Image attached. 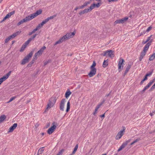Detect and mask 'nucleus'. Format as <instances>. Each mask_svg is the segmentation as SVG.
<instances>
[{
	"label": "nucleus",
	"mask_w": 155,
	"mask_h": 155,
	"mask_svg": "<svg viewBox=\"0 0 155 155\" xmlns=\"http://www.w3.org/2000/svg\"><path fill=\"white\" fill-rule=\"evenodd\" d=\"M75 33L74 32L67 33L66 35L64 36L58 41H57L54 44V45H56L58 44H60L65 40L68 39L70 38L73 37V36L75 35Z\"/></svg>",
	"instance_id": "f257e3e1"
},
{
	"label": "nucleus",
	"mask_w": 155,
	"mask_h": 155,
	"mask_svg": "<svg viewBox=\"0 0 155 155\" xmlns=\"http://www.w3.org/2000/svg\"><path fill=\"white\" fill-rule=\"evenodd\" d=\"M56 99L55 97H52L49 100V102L47 105V107L44 111V112H46L48 111V109L52 107L56 102Z\"/></svg>",
	"instance_id": "f03ea898"
},
{
	"label": "nucleus",
	"mask_w": 155,
	"mask_h": 155,
	"mask_svg": "<svg viewBox=\"0 0 155 155\" xmlns=\"http://www.w3.org/2000/svg\"><path fill=\"white\" fill-rule=\"evenodd\" d=\"M33 53V52L31 51L28 55H27V56L22 60L21 64L24 65L25 63L28 62L29 61V59L32 57Z\"/></svg>",
	"instance_id": "7ed1b4c3"
},
{
	"label": "nucleus",
	"mask_w": 155,
	"mask_h": 155,
	"mask_svg": "<svg viewBox=\"0 0 155 155\" xmlns=\"http://www.w3.org/2000/svg\"><path fill=\"white\" fill-rule=\"evenodd\" d=\"M42 12V10L39 9L37 11L35 12L30 15L28 16L29 17V18L31 20L33 19V18H35L38 15L41 14Z\"/></svg>",
	"instance_id": "20e7f679"
},
{
	"label": "nucleus",
	"mask_w": 155,
	"mask_h": 155,
	"mask_svg": "<svg viewBox=\"0 0 155 155\" xmlns=\"http://www.w3.org/2000/svg\"><path fill=\"white\" fill-rule=\"evenodd\" d=\"M124 129L119 132L116 137V139L118 140L120 139L123 135L125 131V127H124Z\"/></svg>",
	"instance_id": "39448f33"
},
{
	"label": "nucleus",
	"mask_w": 155,
	"mask_h": 155,
	"mask_svg": "<svg viewBox=\"0 0 155 155\" xmlns=\"http://www.w3.org/2000/svg\"><path fill=\"white\" fill-rule=\"evenodd\" d=\"M52 126H51L47 131V133L49 134H52L54 132L56 127V126L54 124V122L52 123Z\"/></svg>",
	"instance_id": "423d86ee"
},
{
	"label": "nucleus",
	"mask_w": 155,
	"mask_h": 155,
	"mask_svg": "<svg viewBox=\"0 0 155 155\" xmlns=\"http://www.w3.org/2000/svg\"><path fill=\"white\" fill-rule=\"evenodd\" d=\"M11 71H9L6 75L0 78V85L2 82L8 78L9 76L11 74Z\"/></svg>",
	"instance_id": "0eeeda50"
},
{
	"label": "nucleus",
	"mask_w": 155,
	"mask_h": 155,
	"mask_svg": "<svg viewBox=\"0 0 155 155\" xmlns=\"http://www.w3.org/2000/svg\"><path fill=\"white\" fill-rule=\"evenodd\" d=\"M66 102V100L65 99H62L60 102V109L62 111H63L64 110V105L65 102Z\"/></svg>",
	"instance_id": "6e6552de"
},
{
	"label": "nucleus",
	"mask_w": 155,
	"mask_h": 155,
	"mask_svg": "<svg viewBox=\"0 0 155 155\" xmlns=\"http://www.w3.org/2000/svg\"><path fill=\"white\" fill-rule=\"evenodd\" d=\"M124 61L123 59L120 58V59L119 61L118 64V69L119 70V72H120L121 71V70L123 69V66H122V68L121 65H122L123 64H124Z\"/></svg>",
	"instance_id": "1a4fd4ad"
},
{
	"label": "nucleus",
	"mask_w": 155,
	"mask_h": 155,
	"mask_svg": "<svg viewBox=\"0 0 155 155\" xmlns=\"http://www.w3.org/2000/svg\"><path fill=\"white\" fill-rule=\"evenodd\" d=\"M91 71L88 75L90 77H92L96 74V68H90Z\"/></svg>",
	"instance_id": "9d476101"
},
{
	"label": "nucleus",
	"mask_w": 155,
	"mask_h": 155,
	"mask_svg": "<svg viewBox=\"0 0 155 155\" xmlns=\"http://www.w3.org/2000/svg\"><path fill=\"white\" fill-rule=\"evenodd\" d=\"M30 19L29 18L28 16L26 17L25 18L23 19L22 20H21L19 22H18L17 24V25L18 26H19L21 24H23L25 22H27L30 20Z\"/></svg>",
	"instance_id": "9b49d317"
},
{
	"label": "nucleus",
	"mask_w": 155,
	"mask_h": 155,
	"mask_svg": "<svg viewBox=\"0 0 155 155\" xmlns=\"http://www.w3.org/2000/svg\"><path fill=\"white\" fill-rule=\"evenodd\" d=\"M128 19V17H125L121 19L116 20L114 22L115 24L118 23H123L125 22Z\"/></svg>",
	"instance_id": "f8f14e48"
},
{
	"label": "nucleus",
	"mask_w": 155,
	"mask_h": 155,
	"mask_svg": "<svg viewBox=\"0 0 155 155\" xmlns=\"http://www.w3.org/2000/svg\"><path fill=\"white\" fill-rule=\"evenodd\" d=\"M37 35V34H35L33 35V36L31 37V38H30L28 39L26 41L25 43L23 44L25 46H27L29 44V43L32 40H33L35 38L36 36Z\"/></svg>",
	"instance_id": "ddd939ff"
},
{
	"label": "nucleus",
	"mask_w": 155,
	"mask_h": 155,
	"mask_svg": "<svg viewBox=\"0 0 155 155\" xmlns=\"http://www.w3.org/2000/svg\"><path fill=\"white\" fill-rule=\"evenodd\" d=\"M46 47L45 46H44L42 47L40 50H39L37 53H36L35 55V56H38L41 55L43 51L46 49Z\"/></svg>",
	"instance_id": "4468645a"
},
{
	"label": "nucleus",
	"mask_w": 155,
	"mask_h": 155,
	"mask_svg": "<svg viewBox=\"0 0 155 155\" xmlns=\"http://www.w3.org/2000/svg\"><path fill=\"white\" fill-rule=\"evenodd\" d=\"M101 5V3H97L96 4L95 3H94L93 4H92L91 6L90 7V9L91 11L92 9H93L95 7L96 8H98Z\"/></svg>",
	"instance_id": "2eb2a0df"
},
{
	"label": "nucleus",
	"mask_w": 155,
	"mask_h": 155,
	"mask_svg": "<svg viewBox=\"0 0 155 155\" xmlns=\"http://www.w3.org/2000/svg\"><path fill=\"white\" fill-rule=\"evenodd\" d=\"M151 41H150L145 45L142 51L147 52V51L148 50L149 46L151 45Z\"/></svg>",
	"instance_id": "dca6fc26"
},
{
	"label": "nucleus",
	"mask_w": 155,
	"mask_h": 155,
	"mask_svg": "<svg viewBox=\"0 0 155 155\" xmlns=\"http://www.w3.org/2000/svg\"><path fill=\"white\" fill-rule=\"evenodd\" d=\"M107 54L109 57L111 58L114 57V51L112 50H107Z\"/></svg>",
	"instance_id": "f3484780"
},
{
	"label": "nucleus",
	"mask_w": 155,
	"mask_h": 155,
	"mask_svg": "<svg viewBox=\"0 0 155 155\" xmlns=\"http://www.w3.org/2000/svg\"><path fill=\"white\" fill-rule=\"evenodd\" d=\"M91 10L90 9V8H87V9H85L84 10L82 11H80L79 13V14L80 15H82V14H84V13H87L88 12L91 11Z\"/></svg>",
	"instance_id": "a211bd4d"
},
{
	"label": "nucleus",
	"mask_w": 155,
	"mask_h": 155,
	"mask_svg": "<svg viewBox=\"0 0 155 155\" xmlns=\"http://www.w3.org/2000/svg\"><path fill=\"white\" fill-rule=\"evenodd\" d=\"M17 126V123L14 124L13 125L11 126L9 129L8 132H11L13 131L16 128Z\"/></svg>",
	"instance_id": "6ab92c4d"
},
{
	"label": "nucleus",
	"mask_w": 155,
	"mask_h": 155,
	"mask_svg": "<svg viewBox=\"0 0 155 155\" xmlns=\"http://www.w3.org/2000/svg\"><path fill=\"white\" fill-rule=\"evenodd\" d=\"M146 54V52H143V51H142L140 54V56L139 58V60L140 61H141L143 58V57L145 56Z\"/></svg>",
	"instance_id": "aec40b11"
},
{
	"label": "nucleus",
	"mask_w": 155,
	"mask_h": 155,
	"mask_svg": "<svg viewBox=\"0 0 155 155\" xmlns=\"http://www.w3.org/2000/svg\"><path fill=\"white\" fill-rule=\"evenodd\" d=\"M154 79L152 81H150L149 83L147 84V85L144 88L146 90L147 89H148L150 86L151 85V84L154 82Z\"/></svg>",
	"instance_id": "412c9836"
},
{
	"label": "nucleus",
	"mask_w": 155,
	"mask_h": 155,
	"mask_svg": "<svg viewBox=\"0 0 155 155\" xmlns=\"http://www.w3.org/2000/svg\"><path fill=\"white\" fill-rule=\"evenodd\" d=\"M131 141V139H130L124 142L121 146H122V147L124 148L126 146L127 144L129 143Z\"/></svg>",
	"instance_id": "4be33fe9"
},
{
	"label": "nucleus",
	"mask_w": 155,
	"mask_h": 155,
	"mask_svg": "<svg viewBox=\"0 0 155 155\" xmlns=\"http://www.w3.org/2000/svg\"><path fill=\"white\" fill-rule=\"evenodd\" d=\"M133 65L132 63H128V65L126 68V69L125 70L126 73H127L129 71L130 69V68L131 66Z\"/></svg>",
	"instance_id": "5701e85b"
},
{
	"label": "nucleus",
	"mask_w": 155,
	"mask_h": 155,
	"mask_svg": "<svg viewBox=\"0 0 155 155\" xmlns=\"http://www.w3.org/2000/svg\"><path fill=\"white\" fill-rule=\"evenodd\" d=\"M6 118V117L5 115L3 114L0 117V124L3 122Z\"/></svg>",
	"instance_id": "b1692460"
},
{
	"label": "nucleus",
	"mask_w": 155,
	"mask_h": 155,
	"mask_svg": "<svg viewBox=\"0 0 155 155\" xmlns=\"http://www.w3.org/2000/svg\"><path fill=\"white\" fill-rule=\"evenodd\" d=\"M108 59H107L106 60H104L103 64V67L104 68L106 67L108 65Z\"/></svg>",
	"instance_id": "393cba45"
},
{
	"label": "nucleus",
	"mask_w": 155,
	"mask_h": 155,
	"mask_svg": "<svg viewBox=\"0 0 155 155\" xmlns=\"http://www.w3.org/2000/svg\"><path fill=\"white\" fill-rule=\"evenodd\" d=\"M44 147L40 148L38 150V154H40L42 153L44 150Z\"/></svg>",
	"instance_id": "a878e982"
},
{
	"label": "nucleus",
	"mask_w": 155,
	"mask_h": 155,
	"mask_svg": "<svg viewBox=\"0 0 155 155\" xmlns=\"http://www.w3.org/2000/svg\"><path fill=\"white\" fill-rule=\"evenodd\" d=\"M155 58V53H153L150 56V57L149 58V60L150 61H153L154 59Z\"/></svg>",
	"instance_id": "bb28decb"
},
{
	"label": "nucleus",
	"mask_w": 155,
	"mask_h": 155,
	"mask_svg": "<svg viewBox=\"0 0 155 155\" xmlns=\"http://www.w3.org/2000/svg\"><path fill=\"white\" fill-rule=\"evenodd\" d=\"M71 94V93L70 91H67L65 94V97L67 98Z\"/></svg>",
	"instance_id": "cd10ccee"
},
{
	"label": "nucleus",
	"mask_w": 155,
	"mask_h": 155,
	"mask_svg": "<svg viewBox=\"0 0 155 155\" xmlns=\"http://www.w3.org/2000/svg\"><path fill=\"white\" fill-rule=\"evenodd\" d=\"M70 103L69 101H68L67 103V108L66 110V111L67 112H68L70 109Z\"/></svg>",
	"instance_id": "c85d7f7f"
},
{
	"label": "nucleus",
	"mask_w": 155,
	"mask_h": 155,
	"mask_svg": "<svg viewBox=\"0 0 155 155\" xmlns=\"http://www.w3.org/2000/svg\"><path fill=\"white\" fill-rule=\"evenodd\" d=\"M15 11H13L8 13L7 15H6L7 16V17L8 18L10 17L11 15H12L14 14L15 13Z\"/></svg>",
	"instance_id": "c756f323"
},
{
	"label": "nucleus",
	"mask_w": 155,
	"mask_h": 155,
	"mask_svg": "<svg viewBox=\"0 0 155 155\" xmlns=\"http://www.w3.org/2000/svg\"><path fill=\"white\" fill-rule=\"evenodd\" d=\"M105 100H104L100 104H98L96 107V108L98 109L101 107V106L105 102Z\"/></svg>",
	"instance_id": "7c9ffc66"
},
{
	"label": "nucleus",
	"mask_w": 155,
	"mask_h": 155,
	"mask_svg": "<svg viewBox=\"0 0 155 155\" xmlns=\"http://www.w3.org/2000/svg\"><path fill=\"white\" fill-rule=\"evenodd\" d=\"M140 140V138H137V139H136V140H135L133 141V142H132L130 143V145H132L134 144V143H136L139 141Z\"/></svg>",
	"instance_id": "2f4dec72"
},
{
	"label": "nucleus",
	"mask_w": 155,
	"mask_h": 155,
	"mask_svg": "<svg viewBox=\"0 0 155 155\" xmlns=\"http://www.w3.org/2000/svg\"><path fill=\"white\" fill-rule=\"evenodd\" d=\"M26 47V46L23 44L20 50V52H21L23 51Z\"/></svg>",
	"instance_id": "473e14b6"
},
{
	"label": "nucleus",
	"mask_w": 155,
	"mask_h": 155,
	"mask_svg": "<svg viewBox=\"0 0 155 155\" xmlns=\"http://www.w3.org/2000/svg\"><path fill=\"white\" fill-rule=\"evenodd\" d=\"M16 98V96L13 97H11L9 100L6 102V103H9L11 102L12 101L14 100L15 98Z\"/></svg>",
	"instance_id": "72a5a7b5"
},
{
	"label": "nucleus",
	"mask_w": 155,
	"mask_h": 155,
	"mask_svg": "<svg viewBox=\"0 0 155 155\" xmlns=\"http://www.w3.org/2000/svg\"><path fill=\"white\" fill-rule=\"evenodd\" d=\"M21 31H19L16 32L15 33H14L12 35H14V37H15L17 35H19L21 33Z\"/></svg>",
	"instance_id": "f704fd0d"
},
{
	"label": "nucleus",
	"mask_w": 155,
	"mask_h": 155,
	"mask_svg": "<svg viewBox=\"0 0 155 155\" xmlns=\"http://www.w3.org/2000/svg\"><path fill=\"white\" fill-rule=\"evenodd\" d=\"M64 151V149H62L57 154V155H62L63 152Z\"/></svg>",
	"instance_id": "c9c22d12"
},
{
	"label": "nucleus",
	"mask_w": 155,
	"mask_h": 155,
	"mask_svg": "<svg viewBox=\"0 0 155 155\" xmlns=\"http://www.w3.org/2000/svg\"><path fill=\"white\" fill-rule=\"evenodd\" d=\"M96 64L95 61H94L92 65L91 66V68H95V67L96 66Z\"/></svg>",
	"instance_id": "e433bc0d"
},
{
	"label": "nucleus",
	"mask_w": 155,
	"mask_h": 155,
	"mask_svg": "<svg viewBox=\"0 0 155 155\" xmlns=\"http://www.w3.org/2000/svg\"><path fill=\"white\" fill-rule=\"evenodd\" d=\"M155 88V83L152 86V87L150 89L149 91H152Z\"/></svg>",
	"instance_id": "4c0bfd02"
},
{
	"label": "nucleus",
	"mask_w": 155,
	"mask_h": 155,
	"mask_svg": "<svg viewBox=\"0 0 155 155\" xmlns=\"http://www.w3.org/2000/svg\"><path fill=\"white\" fill-rule=\"evenodd\" d=\"M91 3V2L90 1L85 2L83 4L84 7H85L87 6L89 4Z\"/></svg>",
	"instance_id": "58836bf2"
},
{
	"label": "nucleus",
	"mask_w": 155,
	"mask_h": 155,
	"mask_svg": "<svg viewBox=\"0 0 155 155\" xmlns=\"http://www.w3.org/2000/svg\"><path fill=\"white\" fill-rule=\"evenodd\" d=\"M107 51H104L103 53L101 54V55H103L104 56H106L107 55Z\"/></svg>",
	"instance_id": "ea45409f"
},
{
	"label": "nucleus",
	"mask_w": 155,
	"mask_h": 155,
	"mask_svg": "<svg viewBox=\"0 0 155 155\" xmlns=\"http://www.w3.org/2000/svg\"><path fill=\"white\" fill-rule=\"evenodd\" d=\"M152 27L151 26H150L147 29L146 32H148L149 31H150L152 28Z\"/></svg>",
	"instance_id": "a19ab883"
},
{
	"label": "nucleus",
	"mask_w": 155,
	"mask_h": 155,
	"mask_svg": "<svg viewBox=\"0 0 155 155\" xmlns=\"http://www.w3.org/2000/svg\"><path fill=\"white\" fill-rule=\"evenodd\" d=\"M10 39V38L8 37V38H6L5 40V43H7L9 40Z\"/></svg>",
	"instance_id": "79ce46f5"
},
{
	"label": "nucleus",
	"mask_w": 155,
	"mask_h": 155,
	"mask_svg": "<svg viewBox=\"0 0 155 155\" xmlns=\"http://www.w3.org/2000/svg\"><path fill=\"white\" fill-rule=\"evenodd\" d=\"M42 26L40 24H39L36 28L37 29V30H38L40 28L42 27Z\"/></svg>",
	"instance_id": "37998d69"
},
{
	"label": "nucleus",
	"mask_w": 155,
	"mask_h": 155,
	"mask_svg": "<svg viewBox=\"0 0 155 155\" xmlns=\"http://www.w3.org/2000/svg\"><path fill=\"white\" fill-rule=\"evenodd\" d=\"M8 18L7 17V16L6 15L5 16L4 18H3V19L1 21V22H2L3 21H5V20H6Z\"/></svg>",
	"instance_id": "c03bdc74"
},
{
	"label": "nucleus",
	"mask_w": 155,
	"mask_h": 155,
	"mask_svg": "<svg viewBox=\"0 0 155 155\" xmlns=\"http://www.w3.org/2000/svg\"><path fill=\"white\" fill-rule=\"evenodd\" d=\"M78 145L77 144L75 146V147L74 148V150H75V151H76L78 149Z\"/></svg>",
	"instance_id": "a18cd8bd"
},
{
	"label": "nucleus",
	"mask_w": 155,
	"mask_h": 155,
	"mask_svg": "<svg viewBox=\"0 0 155 155\" xmlns=\"http://www.w3.org/2000/svg\"><path fill=\"white\" fill-rule=\"evenodd\" d=\"M56 15H54L53 16H50V17H48V18L49 19V20L51 19H53L54 17H56Z\"/></svg>",
	"instance_id": "49530a36"
},
{
	"label": "nucleus",
	"mask_w": 155,
	"mask_h": 155,
	"mask_svg": "<svg viewBox=\"0 0 155 155\" xmlns=\"http://www.w3.org/2000/svg\"><path fill=\"white\" fill-rule=\"evenodd\" d=\"M152 36V35H151L150 36L148 37V38H147V40H146V42H148L150 40V39H151V37Z\"/></svg>",
	"instance_id": "de8ad7c7"
},
{
	"label": "nucleus",
	"mask_w": 155,
	"mask_h": 155,
	"mask_svg": "<svg viewBox=\"0 0 155 155\" xmlns=\"http://www.w3.org/2000/svg\"><path fill=\"white\" fill-rule=\"evenodd\" d=\"M123 149V148L122 147V146H121L119 148L118 150L117 151L119 152L121 150H122Z\"/></svg>",
	"instance_id": "09e8293b"
},
{
	"label": "nucleus",
	"mask_w": 155,
	"mask_h": 155,
	"mask_svg": "<svg viewBox=\"0 0 155 155\" xmlns=\"http://www.w3.org/2000/svg\"><path fill=\"white\" fill-rule=\"evenodd\" d=\"M97 110L98 109L95 108L94 112L93 113L94 115H95V114H97Z\"/></svg>",
	"instance_id": "8fccbe9b"
},
{
	"label": "nucleus",
	"mask_w": 155,
	"mask_h": 155,
	"mask_svg": "<svg viewBox=\"0 0 155 155\" xmlns=\"http://www.w3.org/2000/svg\"><path fill=\"white\" fill-rule=\"evenodd\" d=\"M146 32V31H144L143 32H141L140 33V35H139V36L144 34Z\"/></svg>",
	"instance_id": "3c124183"
},
{
	"label": "nucleus",
	"mask_w": 155,
	"mask_h": 155,
	"mask_svg": "<svg viewBox=\"0 0 155 155\" xmlns=\"http://www.w3.org/2000/svg\"><path fill=\"white\" fill-rule=\"evenodd\" d=\"M49 20V19L48 18H47L45 19L43 21L45 22L46 23Z\"/></svg>",
	"instance_id": "603ef678"
},
{
	"label": "nucleus",
	"mask_w": 155,
	"mask_h": 155,
	"mask_svg": "<svg viewBox=\"0 0 155 155\" xmlns=\"http://www.w3.org/2000/svg\"><path fill=\"white\" fill-rule=\"evenodd\" d=\"M76 152V151H75V150H73L72 153L71 154H70L69 155H74L75 153Z\"/></svg>",
	"instance_id": "864d4df0"
},
{
	"label": "nucleus",
	"mask_w": 155,
	"mask_h": 155,
	"mask_svg": "<svg viewBox=\"0 0 155 155\" xmlns=\"http://www.w3.org/2000/svg\"><path fill=\"white\" fill-rule=\"evenodd\" d=\"M153 71H150V72H149V73H147V74H148L150 76L152 74V73H153Z\"/></svg>",
	"instance_id": "5fc2aeb1"
},
{
	"label": "nucleus",
	"mask_w": 155,
	"mask_h": 155,
	"mask_svg": "<svg viewBox=\"0 0 155 155\" xmlns=\"http://www.w3.org/2000/svg\"><path fill=\"white\" fill-rule=\"evenodd\" d=\"M37 30V29L35 28L32 31V32H33V33H34Z\"/></svg>",
	"instance_id": "6e6d98bb"
},
{
	"label": "nucleus",
	"mask_w": 155,
	"mask_h": 155,
	"mask_svg": "<svg viewBox=\"0 0 155 155\" xmlns=\"http://www.w3.org/2000/svg\"><path fill=\"white\" fill-rule=\"evenodd\" d=\"M9 37L10 38V39L11 38H15L13 35H12L11 36H9Z\"/></svg>",
	"instance_id": "4d7b16f0"
},
{
	"label": "nucleus",
	"mask_w": 155,
	"mask_h": 155,
	"mask_svg": "<svg viewBox=\"0 0 155 155\" xmlns=\"http://www.w3.org/2000/svg\"><path fill=\"white\" fill-rule=\"evenodd\" d=\"M45 22L44 21H43L42 22L40 23L41 25L42 26L44 25V24H45Z\"/></svg>",
	"instance_id": "13d9d810"
},
{
	"label": "nucleus",
	"mask_w": 155,
	"mask_h": 155,
	"mask_svg": "<svg viewBox=\"0 0 155 155\" xmlns=\"http://www.w3.org/2000/svg\"><path fill=\"white\" fill-rule=\"evenodd\" d=\"M147 79V78L146 77H144V78L142 80L144 81L146 80Z\"/></svg>",
	"instance_id": "bf43d9fd"
},
{
	"label": "nucleus",
	"mask_w": 155,
	"mask_h": 155,
	"mask_svg": "<svg viewBox=\"0 0 155 155\" xmlns=\"http://www.w3.org/2000/svg\"><path fill=\"white\" fill-rule=\"evenodd\" d=\"M37 56H35V55L33 57V60H36L37 59Z\"/></svg>",
	"instance_id": "052dcab7"
},
{
	"label": "nucleus",
	"mask_w": 155,
	"mask_h": 155,
	"mask_svg": "<svg viewBox=\"0 0 155 155\" xmlns=\"http://www.w3.org/2000/svg\"><path fill=\"white\" fill-rule=\"evenodd\" d=\"M84 7V5H83L79 7V9H82Z\"/></svg>",
	"instance_id": "680f3d73"
},
{
	"label": "nucleus",
	"mask_w": 155,
	"mask_h": 155,
	"mask_svg": "<svg viewBox=\"0 0 155 155\" xmlns=\"http://www.w3.org/2000/svg\"><path fill=\"white\" fill-rule=\"evenodd\" d=\"M111 91H110V92L108 94H107L106 95H105V97H108L109 96H110V94L111 93Z\"/></svg>",
	"instance_id": "e2e57ef3"
},
{
	"label": "nucleus",
	"mask_w": 155,
	"mask_h": 155,
	"mask_svg": "<svg viewBox=\"0 0 155 155\" xmlns=\"http://www.w3.org/2000/svg\"><path fill=\"white\" fill-rule=\"evenodd\" d=\"M108 1L109 2H111L117 1V0H108Z\"/></svg>",
	"instance_id": "0e129e2a"
},
{
	"label": "nucleus",
	"mask_w": 155,
	"mask_h": 155,
	"mask_svg": "<svg viewBox=\"0 0 155 155\" xmlns=\"http://www.w3.org/2000/svg\"><path fill=\"white\" fill-rule=\"evenodd\" d=\"M146 90L144 88L143 89V90H142L141 91V92L142 93H143Z\"/></svg>",
	"instance_id": "69168bd1"
},
{
	"label": "nucleus",
	"mask_w": 155,
	"mask_h": 155,
	"mask_svg": "<svg viewBox=\"0 0 155 155\" xmlns=\"http://www.w3.org/2000/svg\"><path fill=\"white\" fill-rule=\"evenodd\" d=\"M33 34V32L32 31L31 32H29V33L28 34V35L30 36V35H32Z\"/></svg>",
	"instance_id": "338daca9"
},
{
	"label": "nucleus",
	"mask_w": 155,
	"mask_h": 155,
	"mask_svg": "<svg viewBox=\"0 0 155 155\" xmlns=\"http://www.w3.org/2000/svg\"><path fill=\"white\" fill-rule=\"evenodd\" d=\"M33 34V32L32 31L31 32H29V33L28 34V35L30 36V35H32Z\"/></svg>",
	"instance_id": "774afa93"
}]
</instances>
